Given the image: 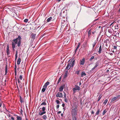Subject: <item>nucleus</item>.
<instances>
[{
    "label": "nucleus",
    "instance_id": "nucleus-25",
    "mask_svg": "<svg viewBox=\"0 0 120 120\" xmlns=\"http://www.w3.org/2000/svg\"><path fill=\"white\" fill-rule=\"evenodd\" d=\"M16 118L17 120H22V118L20 116H17Z\"/></svg>",
    "mask_w": 120,
    "mask_h": 120
},
{
    "label": "nucleus",
    "instance_id": "nucleus-19",
    "mask_svg": "<svg viewBox=\"0 0 120 120\" xmlns=\"http://www.w3.org/2000/svg\"><path fill=\"white\" fill-rule=\"evenodd\" d=\"M52 19V17H50L49 18H48L47 19V22H49Z\"/></svg>",
    "mask_w": 120,
    "mask_h": 120
},
{
    "label": "nucleus",
    "instance_id": "nucleus-35",
    "mask_svg": "<svg viewBox=\"0 0 120 120\" xmlns=\"http://www.w3.org/2000/svg\"><path fill=\"white\" fill-rule=\"evenodd\" d=\"M64 98V100L65 101L66 103H67L68 102V100L66 98V97H65V98Z\"/></svg>",
    "mask_w": 120,
    "mask_h": 120
},
{
    "label": "nucleus",
    "instance_id": "nucleus-40",
    "mask_svg": "<svg viewBox=\"0 0 120 120\" xmlns=\"http://www.w3.org/2000/svg\"><path fill=\"white\" fill-rule=\"evenodd\" d=\"M80 43H79L78 44V45H77V48H76V49H78L79 48V47L80 45Z\"/></svg>",
    "mask_w": 120,
    "mask_h": 120
},
{
    "label": "nucleus",
    "instance_id": "nucleus-18",
    "mask_svg": "<svg viewBox=\"0 0 120 120\" xmlns=\"http://www.w3.org/2000/svg\"><path fill=\"white\" fill-rule=\"evenodd\" d=\"M68 71H66L64 74V78H66L68 76Z\"/></svg>",
    "mask_w": 120,
    "mask_h": 120
},
{
    "label": "nucleus",
    "instance_id": "nucleus-39",
    "mask_svg": "<svg viewBox=\"0 0 120 120\" xmlns=\"http://www.w3.org/2000/svg\"><path fill=\"white\" fill-rule=\"evenodd\" d=\"M80 71V70L76 71L75 72V73L77 74L78 75H79V72Z\"/></svg>",
    "mask_w": 120,
    "mask_h": 120
},
{
    "label": "nucleus",
    "instance_id": "nucleus-62",
    "mask_svg": "<svg viewBox=\"0 0 120 120\" xmlns=\"http://www.w3.org/2000/svg\"><path fill=\"white\" fill-rule=\"evenodd\" d=\"M81 85V83L80 82L79 83V85L80 86Z\"/></svg>",
    "mask_w": 120,
    "mask_h": 120
},
{
    "label": "nucleus",
    "instance_id": "nucleus-4",
    "mask_svg": "<svg viewBox=\"0 0 120 120\" xmlns=\"http://www.w3.org/2000/svg\"><path fill=\"white\" fill-rule=\"evenodd\" d=\"M78 110L76 109V108L72 109L71 110V114L72 116H76Z\"/></svg>",
    "mask_w": 120,
    "mask_h": 120
},
{
    "label": "nucleus",
    "instance_id": "nucleus-9",
    "mask_svg": "<svg viewBox=\"0 0 120 120\" xmlns=\"http://www.w3.org/2000/svg\"><path fill=\"white\" fill-rule=\"evenodd\" d=\"M7 55H8L10 54L9 45H7Z\"/></svg>",
    "mask_w": 120,
    "mask_h": 120
},
{
    "label": "nucleus",
    "instance_id": "nucleus-63",
    "mask_svg": "<svg viewBox=\"0 0 120 120\" xmlns=\"http://www.w3.org/2000/svg\"><path fill=\"white\" fill-rule=\"evenodd\" d=\"M1 104L0 103V107L1 106Z\"/></svg>",
    "mask_w": 120,
    "mask_h": 120
},
{
    "label": "nucleus",
    "instance_id": "nucleus-32",
    "mask_svg": "<svg viewBox=\"0 0 120 120\" xmlns=\"http://www.w3.org/2000/svg\"><path fill=\"white\" fill-rule=\"evenodd\" d=\"M106 112L107 111L106 110V109L104 110L102 113V115H104Z\"/></svg>",
    "mask_w": 120,
    "mask_h": 120
},
{
    "label": "nucleus",
    "instance_id": "nucleus-3",
    "mask_svg": "<svg viewBox=\"0 0 120 120\" xmlns=\"http://www.w3.org/2000/svg\"><path fill=\"white\" fill-rule=\"evenodd\" d=\"M75 61V60L74 59H72L70 61H69V63L66 67V69L69 70L71 68H72L74 65Z\"/></svg>",
    "mask_w": 120,
    "mask_h": 120
},
{
    "label": "nucleus",
    "instance_id": "nucleus-41",
    "mask_svg": "<svg viewBox=\"0 0 120 120\" xmlns=\"http://www.w3.org/2000/svg\"><path fill=\"white\" fill-rule=\"evenodd\" d=\"M28 19H26L24 20V21L25 22H28Z\"/></svg>",
    "mask_w": 120,
    "mask_h": 120
},
{
    "label": "nucleus",
    "instance_id": "nucleus-21",
    "mask_svg": "<svg viewBox=\"0 0 120 120\" xmlns=\"http://www.w3.org/2000/svg\"><path fill=\"white\" fill-rule=\"evenodd\" d=\"M100 112V110L99 109H98V110L96 113V115H98Z\"/></svg>",
    "mask_w": 120,
    "mask_h": 120
},
{
    "label": "nucleus",
    "instance_id": "nucleus-37",
    "mask_svg": "<svg viewBox=\"0 0 120 120\" xmlns=\"http://www.w3.org/2000/svg\"><path fill=\"white\" fill-rule=\"evenodd\" d=\"M91 34V30H89L88 32V35L89 36V37L90 35Z\"/></svg>",
    "mask_w": 120,
    "mask_h": 120
},
{
    "label": "nucleus",
    "instance_id": "nucleus-36",
    "mask_svg": "<svg viewBox=\"0 0 120 120\" xmlns=\"http://www.w3.org/2000/svg\"><path fill=\"white\" fill-rule=\"evenodd\" d=\"M108 100L107 99H106L104 102L103 103V104L105 105L108 102Z\"/></svg>",
    "mask_w": 120,
    "mask_h": 120
},
{
    "label": "nucleus",
    "instance_id": "nucleus-46",
    "mask_svg": "<svg viewBox=\"0 0 120 120\" xmlns=\"http://www.w3.org/2000/svg\"><path fill=\"white\" fill-rule=\"evenodd\" d=\"M113 48L114 49H117V46L116 45H114L113 46Z\"/></svg>",
    "mask_w": 120,
    "mask_h": 120
},
{
    "label": "nucleus",
    "instance_id": "nucleus-60",
    "mask_svg": "<svg viewBox=\"0 0 120 120\" xmlns=\"http://www.w3.org/2000/svg\"><path fill=\"white\" fill-rule=\"evenodd\" d=\"M61 115L62 116L63 115V113H61Z\"/></svg>",
    "mask_w": 120,
    "mask_h": 120
},
{
    "label": "nucleus",
    "instance_id": "nucleus-54",
    "mask_svg": "<svg viewBox=\"0 0 120 120\" xmlns=\"http://www.w3.org/2000/svg\"><path fill=\"white\" fill-rule=\"evenodd\" d=\"M94 111H92L91 112V113L92 114H93L94 113Z\"/></svg>",
    "mask_w": 120,
    "mask_h": 120
},
{
    "label": "nucleus",
    "instance_id": "nucleus-47",
    "mask_svg": "<svg viewBox=\"0 0 120 120\" xmlns=\"http://www.w3.org/2000/svg\"><path fill=\"white\" fill-rule=\"evenodd\" d=\"M115 120H120V118H119L117 117H116L115 118Z\"/></svg>",
    "mask_w": 120,
    "mask_h": 120
},
{
    "label": "nucleus",
    "instance_id": "nucleus-12",
    "mask_svg": "<svg viewBox=\"0 0 120 120\" xmlns=\"http://www.w3.org/2000/svg\"><path fill=\"white\" fill-rule=\"evenodd\" d=\"M12 47L13 50V51H15V45L13 42H12Z\"/></svg>",
    "mask_w": 120,
    "mask_h": 120
},
{
    "label": "nucleus",
    "instance_id": "nucleus-50",
    "mask_svg": "<svg viewBox=\"0 0 120 120\" xmlns=\"http://www.w3.org/2000/svg\"><path fill=\"white\" fill-rule=\"evenodd\" d=\"M16 68H17V67L16 66V64H15V68H14L15 70V69H16Z\"/></svg>",
    "mask_w": 120,
    "mask_h": 120
},
{
    "label": "nucleus",
    "instance_id": "nucleus-5",
    "mask_svg": "<svg viewBox=\"0 0 120 120\" xmlns=\"http://www.w3.org/2000/svg\"><path fill=\"white\" fill-rule=\"evenodd\" d=\"M120 98V95H118L110 100L111 103L113 102L114 103V101H116L118 99H119Z\"/></svg>",
    "mask_w": 120,
    "mask_h": 120
},
{
    "label": "nucleus",
    "instance_id": "nucleus-58",
    "mask_svg": "<svg viewBox=\"0 0 120 120\" xmlns=\"http://www.w3.org/2000/svg\"><path fill=\"white\" fill-rule=\"evenodd\" d=\"M22 109H21L20 113H22Z\"/></svg>",
    "mask_w": 120,
    "mask_h": 120
},
{
    "label": "nucleus",
    "instance_id": "nucleus-53",
    "mask_svg": "<svg viewBox=\"0 0 120 120\" xmlns=\"http://www.w3.org/2000/svg\"><path fill=\"white\" fill-rule=\"evenodd\" d=\"M62 106L63 107H64L65 106V104H63L62 105Z\"/></svg>",
    "mask_w": 120,
    "mask_h": 120
},
{
    "label": "nucleus",
    "instance_id": "nucleus-52",
    "mask_svg": "<svg viewBox=\"0 0 120 120\" xmlns=\"http://www.w3.org/2000/svg\"><path fill=\"white\" fill-rule=\"evenodd\" d=\"M61 111H59L57 112V114H59L61 113Z\"/></svg>",
    "mask_w": 120,
    "mask_h": 120
},
{
    "label": "nucleus",
    "instance_id": "nucleus-2",
    "mask_svg": "<svg viewBox=\"0 0 120 120\" xmlns=\"http://www.w3.org/2000/svg\"><path fill=\"white\" fill-rule=\"evenodd\" d=\"M22 40V38L19 35L17 38L13 40L12 41L13 42H13L15 45L17 44V46L18 47H19L21 45Z\"/></svg>",
    "mask_w": 120,
    "mask_h": 120
},
{
    "label": "nucleus",
    "instance_id": "nucleus-55",
    "mask_svg": "<svg viewBox=\"0 0 120 120\" xmlns=\"http://www.w3.org/2000/svg\"><path fill=\"white\" fill-rule=\"evenodd\" d=\"M108 41V40H105L104 41V43H106V42H107V41Z\"/></svg>",
    "mask_w": 120,
    "mask_h": 120
},
{
    "label": "nucleus",
    "instance_id": "nucleus-13",
    "mask_svg": "<svg viewBox=\"0 0 120 120\" xmlns=\"http://www.w3.org/2000/svg\"><path fill=\"white\" fill-rule=\"evenodd\" d=\"M85 61V59L84 58L82 60H81L80 64L82 65H83Z\"/></svg>",
    "mask_w": 120,
    "mask_h": 120
},
{
    "label": "nucleus",
    "instance_id": "nucleus-48",
    "mask_svg": "<svg viewBox=\"0 0 120 120\" xmlns=\"http://www.w3.org/2000/svg\"><path fill=\"white\" fill-rule=\"evenodd\" d=\"M15 75H16L17 73L16 69L15 70Z\"/></svg>",
    "mask_w": 120,
    "mask_h": 120
},
{
    "label": "nucleus",
    "instance_id": "nucleus-8",
    "mask_svg": "<svg viewBox=\"0 0 120 120\" xmlns=\"http://www.w3.org/2000/svg\"><path fill=\"white\" fill-rule=\"evenodd\" d=\"M56 97H62L63 95L62 93L58 92L56 95Z\"/></svg>",
    "mask_w": 120,
    "mask_h": 120
},
{
    "label": "nucleus",
    "instance_id": "nucleus-20",
    "mask_svg": "<svg viewBox=\"0 0 120 120\" xmlns=\"http://www.w3.org/2000/svg\"><path fill=\"white\" fill-rule=\"evenodd\" d=\"M101 45L99 47V51H98L99 53H101Z\"/></svg>",
    "mask_w": 120,
    "mask_h": 120
},
{
    "label": "nucleus",
    "instance_id": "nucleus-29",
    "mask_svg": "<svg viewBox=\"0 0 120 120\" xmlns=\"http://www.w3.org/2000/svg\"><path fill=\"white\" fill-rule=\"evenodd\" d=\"M65 20L63 21L62 22V25L63 26H65V24H64V23L65 22Z\"/></svg>",
    "mask_w": 120,
    "mask_h": 120
},
{
    "label": "nucleus",
    "instance_id": "nucleus-22",
    "mask_svg": "<svg viewBox=\"0 0 120 120\" xmlns=\"http://www.w3.org/2000/svg\"><path fill=\"white\" fill-rule=\"evenodd\" d=\"M72 120H78L76 116H72Z\"/></svg>",
    "mask_w": 120,
    "mask_h": 120
},
{
    "label": "nucleus",
    "instance_id": "nucleus-11",
    "mask_svg": "<svg viewBox=\"0 0 120 120\" xmlns=\"http://www.w3.org/2000/svg\"><path fill=\"white\" fill-rule=\"evenodd\" d=\"M49 84V82L47 81L45 83L43 86V87L45 88H47V86Z\"/></svg>",
    "mask_w": 120,
    "mask_h": 120
},
{
    "label": "nucleus",
    "instance_id": "nucleus-28",
    "mask_svg": "<svg viewBox=\"0 0 120 120\" xmlns=\"http://www.w3.org/2000/svg\"><path fill=\"white\" fill-rule=\"evenodd\" d=\"M17 55H18V52L17 51H16V54L15 55V60H16L17 57Z\"/></svg>",
    "mask_w": 120,
    "mask_h": 120
},
{
    "label": "nucleus",
    "instance_id": "nucleus-7",
    "mask_svg": "<svg viewBox=\"0 0 120 120\" xmlns=\"http://www.w3.org/2000/svg\"><path fill=\"white\" fill-rule=\"evenodd\" d=\"M65 85L63 84L60 86L59 88V91L60 92H61L63 91V89L65 87Z\"/></svg>",
    "mask_w": 120,
    "mask_h": 120
},
{
    "label": "nucleus",
    "instance_id": "nucleus-31",
    "mask_svg": "<svg viewBox=\"0 0 120 120\" xmlns=\"http://www.w3.org/2000/svg\"><path fill=\"white\" fill-rule=\"evenodd\" d=\"M101 97H102V96L101 95H99L98 98V100H97V101H99V100L101 99Z\"/></svg>",
    "mask_w": 120,
    "mask_h": 120
},
{
    "label": "nucleus",
    "instance_id": "nucleus-23",
    "mask_svg": "<svg viewBox=\"0 0 120 120\" xmlns=\"http://www.w3.org/2000/svg\"><path fill=\"white\" fill-rule=\"evenodd\" d=\"M97 42H96V41H95L92 44L93 45V49H94V47L95 46V45H96Z\"/></svg>",
    "mask_w": 120,
    "mask_h": 120
},
{
    "label": "nucleus",
    "instance_id": "nucleus-51",
    "mask_svg": "<svg viewBox=\"0 0 120 120\" xmlns=\"http://www.w3.org/2000/svg\"><path fill=\"white\" fill-rule=\"evenodd\" d=\"M11 119L12 120H14V119L13 117H11Z\"/></svg>",
    "mask_w": 120,
    "mask_h": 120
},
{
    "label": "nucleus",
    "instance_id": "nucleus-43",
    "mask_svg": "<svg viewBox=\"0 0 120 120\" xmlns=\"http://www.w3.org/2000/svg\"><path fill=\"white\" fill-rule=\"evenodd\" d=\"M20 102L21 103H22L23 102V101L22 100V98H21V96H20Z\"/></svg>",
    "mask_w": 120,
    "mask_h": 120
},
{
    "label": "nucleus",
    "instance_id": "nucleus-59",
    "mask_svg": "<svg viewBox=\"0 0 120 120\" xmlns=\"http://www.w3.org/2000/svg\"><path fill=\"white\" fill-rule=\"evenodd\" d=\"M113 23V22L110 25V26H111L112 25V24Z\"/></svg>",
    "mask_w": 120,
    "mask_h": 120
},
{
    "label": "nucleus",
    "instance_id": "nucleus-45",
    "mask_svg": "<svg viewBox=\"0 0 120 120\" xmlns=\"http://www.w3.org/2000/svg\"><path fill=\"white\" fill-rule=\"evenodd\" d=\"M64 92V98H65V97H66V93Z\"/></svg>",
    "mask_w": 120,
    "mask_h": 120
},
{
    "label": "nucleus",
    "instance_id": "nucleus-33",
    "mask_svg": "<svg viewBox=\"0 0 120 120\" xmlns=\"http://www.w3.org/2000/svg\"><path fill=\"white\" fill-rule=\"evenodd\" d=\"M46 89V88H45V87H43V88L42 89V92H44L45 91V90Z\"/></svg>",
    "mask_w": 120,
    "mask_h": 120
},
{
    "label": "nucleus",
    "instance_id": "nucleus-61",
    "mask_svg": "<svg viewBox=\"0 0 120 120\" xmlns=\"http://www.w3.org/2000/svg\"><path fill=\"white\" fill-rule=\"evenodd\" d=\"M61 0H57V1L60 2V1Z\"/></svg>",
    "mask_w": 120,
    "mask_h": 120
},
{
    "label": "nucleus",
    "instance_id": "nucleus-24",
    "mask_svg": "<svg viewBox=\"0 0 120 120\" xmlns=\"http://www.w3.org/2000/svg\"><path fill=\"white\" fill-rule=\"evenodd\" d=\"M42 118L44 120H46L47 118V117L45 115H44L42 116Z\"/></svg>",
    "mask_w": 120,
    "mask_h": 120
},
{
    "label": "nucleus",
    "instance_id": "nucleus-30",
    "mask_svg": "<svg viewBox=\"0 0 120 120\" xmlns=\"http://www.w3.org/2000/svg\"><path fill=\"white\" fill-rule=\"evenodd\" d=\"M5 72L6 74L8 72L7 66V65H6V66L5 67Z\"/></svg>",
    "mask_w": 120,
    "mask_h": 120
},
{
    "label": "nucleus",
    "instance_id": "nucleus-34",
    "mask_svg": "<svg viewBox=\"0 0 120 120\" xmlns=\"http://www.w3.org/2000/svg\"><path fill=\"white\" fill-rule=\"evenodd\" d=\"M61 77H60L59 79V80H58V82H57V84H58V83H59L60 82V81H61Z\"/></svg>",
    "mask_w": 120,
    "mask_h": 120
},
{
    "label": "nucleus",
    "instance_id": "nucleus-44",
    "mask_svg": "<svg viewBox=\"0 0 120 120\" xmlns=\"http://www.w3.org/2000/svg\"><path fill=\"white\" fill-rule=\"evenodd\" d=\"M56 102L57 104H60V101L58 100H56Z\"/></svg>",
    "mask_w": 120,
    "mask_h": 120
},
{
    "label": "nucleus",
    "instance_id": "nucleus-10",
    "mask_svg": "<svg viewBox=\"0 0 120 120\" xmlns=\"http://www.w3.org/2000/svg\"><path fill=\"white\" fill-rule=\"evenodd\" d=\"M36 36V34H32L30 35L31 38L32 39L34 40Z\"/></svg>",
    "mask_w": 120,
    "mask_h": 120
},
{
    "label": "nucleus",
    "instance_id": "nucleus-15",
    "mask_svg": "<svg viewBox=\"0 0 120 120\" xmlns=\"http://www.w3.org/2000/svg\"><path fill=\"white\" fill-rule=\"evenodd\" d=\"M120 26V25L119 24H116L115 26V28L116 29H118Z\"/></svg>",
    "mask_w": 120,
    "mask_h": 120
},
{
    "label": "nucleus",
    "instance_id": "nucleus-38",
    "mask_svg": "<svg viewBox=\"0 0 120 120\" xmlns=\"http://www.w3.org/2000/svg\"><path fill=\"white\" fill-rule=\"evenodd\" d=\"M94 58V56H92L90 58V61H92V60Z\"/></svg>",
    "mask_w": 120,
    "mask_h": 120
},
{
    "label": "nucleus",
    "instance_id": "nucleus-49",
    "mask_svg": "<svg viewBox=\"0 0 120 120\" xmlns=\"http://www.w3.org/2000/svg\"><path fill=\"white\" fill-rule=\"evenodd\" d=\"M59 105H57L56 107L57 109H58L59 108Z\"/></svg>",
    "mask_w": 120,
    "mask_h": 120
},
{
    "label": "nucleus",
    "instance_id": "nucleus-27",
    "mask_svg": "<svg viewBox=\"0 0 120 120\" xmlns=\"http://www.w3.org/2000/svg\"><path fill=\"white\" fill-rule=\"evenodd\" d=\"M108 31L109 33L111 34L112 33V30L111 29H108Z\"/></svg>",
    "mask_w": 120,
    "mask_h": 120
},
{
    "label": "nucleus",
    "instance_id": "nucleus-57",
    "mask_svg": "<svg viewBox=\"0 0 120 120\" xmlns=\"http://www.w3.org/2000/svg\"><path fill=\"white\" fill-rule=\"evenodd\" d=\"M77 49H76H76L75 50V53L77 51Z\"/></svg>",
    "mask_w": 120,
    "mask_h": 120
},
{
    "label": "nucleus",
    "instance_id": "nucleus-64",
    "mask_svg": "<svg viewBox=\"0 0 120 120\" xmlns=\"http://www.w3.org/2000/svg\"><path fill=\"white\" fill-rule=\"evenodd\" d=\"M119 12H120V8H119Z\"/></svg>",
    "mask_w": 120,
    "mask_h": 120
},
{
    "label": "nucleus",
    "instance_id": "nucleus-17",
    "mask_svg": "<svg viewBox=\"0 0 120 120\" xmlns=\"http://www.w3.org/2000/svg\"><path fill=\"white\" fill-rule=\"evenodd\" d=\"M21 59L20 58H19L18 61H17V64L19 65L20 64V63L21 62Z\"/></svg>",
    "mask_w": 120,
    "mask_h": 120
},
{
    "label": "nucleus",
    "instance_id": "nucleus-16",
    "mask_svg": "<svg viewBox=\"0 0 120 120\" xmlns=\"http://www.w3.org/2000/svg\"><path fill=\"white\" fill-rule=\"evenodd\" d=\"M81 77H82L85 76L86 75V74L85 73V72L83 71L82 72L81 74Z\"/></svg>",
    "mask_w": 120,
    "mask_h": 120
},
{
    "label": "nucleus",
    "instance_id": "nucleus-56",
    "mask_svg": "<svg viewBox=\"0 0 120 120\" xmlns=\"http://www.w3.org/2000/svg\"><path fill=\"white\" fill-rule=\"evenodd\" d=\"M18 82L19 83H20V82L19 79H18Z\"/></svg>",
    "mask_w": 120,
    "mask_h": 120
},
{
    "label": "nucleus",
    "instance_id": "nucleus-6",
    "mask_svg": "<svg viewBox=\"0 0 120 120\" xmlns=\"http://www.w3.org/2000/svg\"><path fill=\"white\" fill-rule=\"evenodd\" d=\"M99 61L96 62L95 63V66L92 69L91 71H93L96 69L97 67L99 65Z\"/></svg>",
    "mask_w": 120,
    "mask_h": 120
},
{
    "label": "nucleus",
    "instance_id": "nucleus-42",
    "mask_svg": "<svg viewBox=\"0 0 120 120\" xmlns=\"http://www.w3.org/2000/svg\"><path fill=\"white\" fill-rule=\"evenodd\" d=\"M19 78L21 80H22V75H20V76Z\"/></svg>",
    "mask_w": 120,
    "mask_h": 120
},
{
    "label": "nucleus",
    "instance_id": "nucleus-14",
    "mask_svg": "<svg viewBox=\"0 0 120 120\" xmlns=\"http://www.w3.org/2000/svg\"><path fill=\"white\" fill-rule=\"evenodd\" d=\"M74 88H75L77 90H79L80 89V87L78 85H75Z\"/></svg>",
    "mask_w": 120,
    "mask_h": 120
},
{
    "label": "nucleus",
    "instance_id": "nucleus-26",
    "mask_svg": "<svg viewBox=\"0 0 120 120\" xmlns=\"http://www.w3.org/2000/svg\"><path fill=\"white\" fill-rule=\"evenodd\" d=\"M72 90L73 91V94H75L77 90L75 89V88H73L72 89Z\"/></svg>",
    "mask_w": 120,
    "mask_h": 120
},
{
    "label": "nucleus",
    "instance_id": "nucleus-1",
    "mask_svg": "<svg viewBox=\"0 0 120 120\" xmlns=\"http://www.w3.org/2000/svg\"><path fill=\"white\" fill-rule=\"evenodd\" d=\"M46 99H45L44 100L43 99L42 101H41L42 102V103L40 104V106H44L42 108H40L39 109H42V111H40L39 112V115H40L41 116L43 114H45L46 113V112L45 111L46 109V105L47 104L46 102Z\"/></svg>",
    "mask_w": 120,
    "mask_h": 120
}]
</instances>
